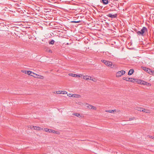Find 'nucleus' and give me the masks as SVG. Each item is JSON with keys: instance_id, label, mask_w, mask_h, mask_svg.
Instances as JSON below:
<instances>
[{"instance_id": "obj_26", "label": "nucleus", "mask_w": 154, "mask_h": 154, "mask_svg": "<svg viewBox=\"0 0 154 154\" xmlns=\"http://www.w3.org/2000/svg\"><path fill=\"white\" fill-rule=\"evenodd\" d=\"M146 82L145 81L142 80V82H141V84H142L143 85H145L146 84Z\"/></svg>"}, {"instance_id": "obj_9", "label": "nucleus", "mask_w": 154, "mask_h": 154, "mask_svg": "<svg viewBox=\"0 0 154 154\" xmlns=\"http://www.w3.org/2000/svg\"><path fill=\"white\" fill-rule=\"evenodd\" d=\"M32 128L35 130H41L43 129L42 128L39 127L32 126Z\"/></svg>"}, {"instance_id": "obj_40", "label": "nucleus", "mask_w": 154, "mask_h": 154, "mask_svg": "<svg viewBox=\"0 0 154 154\" xmlns=\"http://www.w3.org/2000/svg\"><path fill=\"white\" fill-rule=\"evenodd\" d=\"M60 92H61V91H60V92H59V93H60Z\"/></svg>"}, {"instance_id": "obj_20", "label": "nucleus", "mask_w": 154, "mask_h": 154, "mask_svg": "<svg viewBox=\"0 0 154 154\" xmlns=\"http://www.w3.org/2000/svg\"><path fill=\"white\" fill-rule=\"evenodd\" d=\"M55 41L53 40H52L49 42V44L51 45H53L54 44Z\"/></svg>"}, {"instance_id": "obj_35", "label": "nucleus", "mask_w": 154, "mask_h": 154, "mask_svg": "<svg viewBox=\"0 0 154 154\" xmlns=\"http://www.w3.org/2000/svg\"><path fill=\"white\" fill-rule=\"evenodd\" d=\"M28 128H31V129L33 128H32V126H30V125H29V126H28Z\"/></svg>"}, {"instance_id": "obj_31", "label": "nucleus", "mask_w": 154, "mask_h": 154, "mask_svg": "<svg viewBox=\"0 0 154 154\" xmlns=\"http://www.w3.org/2000/svg\"><path fill=\"white\" fill-rule=\"evenodd\" d=\"M145 85H146L149 86H150L151 85V84L149 83L146 82V84H145Z\"/></svg>"}, {"instance_id": "obj_8", "label": "nucleus", "mask_w": 154, "mask_h": 154, "mask_svg": "<svg viewBox=\"0 0 154 154\" xmlns=\"http://www.w3.org/2000/svg\"><path fill=\"white\" fill-rule=\"evenodd\" d=\"M87 104L88 105V106H87V107L89 109H94L95 110H96L97 109V108L96 107L91 105Z\"/></svg>"}, {"instance_id": "obj_15", "label": "nucleus", "mask_w": 154, "mask_h": 154, "mask_svg": "<svg viewBox=\"0 0 154 154\" xmlns=\"http://www.w3.org/2000/svg\"><path fill=\"white\" fill-rule=\"evenodd\" d=\"M136 79L134 78H130V80L129 81L132 82H136Z\"/></svg>"}, {"instance_id": "obj_12", "label": "nucleus", "mask_w": 154, "mask_h": 154, "mask_svg": "<svg viewBox=\"0 0 154 154\" xmlns=\"http://www.w3.org/2000/svg\"><path fill=\"white\" fill-rule=\"evenodd\" d=\"M90 77L89 76L86 75L85 76H83V79H84L87 80L89 79Z\"/></svg>"}, {"instance_id": "obj_36", "label": "nucleus", "mask_w": 154, "mask_h": 154, "mask_svg": "<svg viewBox=\"0 0 154 154\" xmlns=\"http://www.w3.org/2000/svg\"><path fill=\"white\" fill-rule=\"evenodd\" d=\"M60 92V91H56V93L57 94H59V92Z\"/></svg>"}, {"instance_id": "obj_11", "label": "nucleus", "mask_w": 154, "mask_h": 154, "mask_svg": "<svg viewBox=\"0 0 154 154\" xmlns=\"http://www.w3.org/2000/svg\"><path fill=\"white\" fill-rule=\"evenodd\" d=\"M134 71V69H130L128 72V75H131L133 73Z\"/></svg>"}, {"instance_id": "obj_17", "label": "nucleus", "mask_w": 154, "mask_h": 154, "mask_svg": "<svg viewBox=\"0 0 154 154\" xmlns=\"http://www.w3.org/2000/svg\"><path fill=\"white\" fill-rule=\"evenodd\" d=\"M122 79L124 80H125L126 81H128L130 80V78L124 77Z\"/></svg>"}, {"instance_id": "obj_32", "label": "nucleus", "mask_w": 154, "mask_h": 154, "mask_svg": "<svg viewBox=\"0 0 154 154\" xmlns=\"http://www.w3.org/2000/svg\"><path fill=\"white\" fill-rule=\"evenodd\" d=\"M82 76V74H80V75H76V76L78 77H81Z\"/></svg>"}, {"instance_id": "obj_28", "label": "nucleus", "mask_w": 154, "mask_h": 154, "mask_svg": "<svg viewBox=\"0 0 154 154\" xmlns=\"http://www.w3.org/2000/svg\"><path fill=\"white\" fill-rule=\"evenodd\" d=\"M80 22V21H73L71 22V23H79Z\"/></svg>"}, {"instance_id": "obj_38", "label": "nucleus", "mask_w": 154, "mask_h": 154, "mask_svg": "<svg viewBox=\"0 0 154 154\" xmlns=\"http://www.w3.org/2000/svg\"><path fill=\"white\" fill-rule=\"evenodd\" d=\"M49 52H51V50H49Z\"/></svg>"}, {"instance_id": "obj_18", "label": "nucleus", "mask_w": 154, "mask_h": 154, "mask_svg": "<svg viewBox=\"0 0 154 154\" xmlns=\"http://www.w3.org/2000/svg\"><path fill=\"white\" fill-rule=\"evenodd\" d=\"M69 75L72 76V77H76L77 74H73V73H69Z\"/></svg>"}, {"instance_id": "obj_24", "label": "nucleus", "mask_w": 154, "mask_h": 154, "mask_svg": "<svg viewBox=\"0 0 154 154\" xmlns=\"http://www.w3.org/2000/svg\"><path fill=\"white\" fill-rule=\"evenodd\" d=\"M135 119H136L135 117H132L131 118H129V120L131 121L134 120Z\"/></svg>"}, {"instance_id": "obj_1", "label": "nucleus", "mask_w": 154, "mask_h": 154, "mask_svg": "<svg viewBox=\"0 0 154 154\" xmlns=\"http://www.w3.org/2000/svg\"><path fill=\"white\" fill-rule=\"evenodd\" d=\"M147 32V29L145 27H143V28L141 29L140 31H139L137 32V34L139 35L142 36H144L145 34V33Z\"/></svg>"}, {"instance_id": "obj_34", "label": "nucleus", "mask_w": 154, "mask_h": 154, "mask_svg": "<svg viewBox=\"0 0 154 154\" xmlns=\"http://www.w3.org/2000/svg\"><path fill=\"white\" fill-rule=\"evenodd\" d=\"M152 74L153 75H154V71L151 70L150 74Z\"/></svg>"}, {"instance_id": "obj_6", "label": "nucleus", "mask_w": 154, "mask_h": 154, "mask_svg": "<svg viewBox=\"0 0 154 154\" xmlns=\"http://www.w3.org/2000/svg\"><path fill=\"white\" fill-rule=\"evenodd\" d=\"M44 130L47 132H51L53 133L54 132V130H52L51 129H49L47 128H44Z\"/></svg>"}, {"instance_id": "obj_4", "label": "nucleus", "mask_w": 154, "mask_h": 154, "mask_svg": "<svg viewBox=\"0 0 154 154\" xmlns=\"http://www.w3.org/2000/svg\"><path fill=\"white\" fill-rule=\"evenodd\" d=\"M125 72L124 70H121L118 71L116 73V76L117 77H120L125 74Z\"/></svg>"}, {"instance_id": "obj_7", "label": "nucleus", "mask_w": 154, "mask_h": 154, "mask_svg": "<svg viewBox=\"0 0 154 154\" xmlns=\"http://www.w3.org/2000/svg\"><path fill=\"white\" fill-rule=\"evenodd\" d=\"M108 17H110L112 18H116L117 17V14H109L107 15Z\"/></svg>"}, {"instance_id": "obj_25", "label": "nucleus", "mask_w": 154, "mask_h": 154, "mask_svg": "<svg viewBox=\"0 0 154 154\" xmlns=\"http://www.w3.org/2000/svg\"><path fill=\"white\" fill-rule=\"evenodd\" d=\"M73 115L75 116L78 117H79V116H80V114L79 113H73Z\"/></svg>"}, {"instance_id": "obj_5", "label": "nucleus", "mask_w": 154, "mask_h": 154, "mask_svg": "<svg viewBox=\"0 0 154 154\" xmlns=\"http://www.w3.org/2000/svg\"><path fill=\"white\" fill-rule=\"evenodd\" d=\"M141 68L143 69V70H145V71H146L148 73H149V74H151V70L147 68H146L144 66H142L141 67Z\"/></svg>"}, {"instance_id": "obj_3", "label": "nucleus", "mask_w": 154, "mask_h": 154, "mask_svg": "<svg viewBox=\"0 0 154 154\" xmlns=\"http://www.w3.org/2000/svg\"><path fill=\"white\" fill-rule=\"evenodd\" d=\"M101 62L104 63L106 65L109 66H112V62L104 60H101Z\"/></svg>"}, {"instance_id": "obj_23", "label": "nucleus", "mask_w": 154, "mask_h": 154, "mask_svg": "<svg viewBox=\"0 0 154 154\" xmlns=\"http://www.w3.org/2000/svg\"><path fill=\"white\" fill-rule=\"evenodd\" d=\"M67 93V92L65 91H62L60 93H59V94H66Z\"/></svg>"}, {"instance_id": "obj_21", "label": "nucleus", "mask_w": 154, "mask_h": 154, "mask_svg": "<svg viewBox=\"0 0 154 154\" xmlns=\"http://www.w3.org/2000/svg\"><path fill=\"white\" fill-rule=\"evenodd\" d=\"M74 97L79 98L80 97H81V96L79 94H74L73 97Z\"/></svg>"}, {"instance_id": "obj_2", "label": "nucleus", "mask_w": 154, "mask_h": 154, "mask_svg": "<svg viewBox=\"0 0 154 154\" xmlns=\"http://www.w3.org/2000/svg\"><path fill=\"white\" fill-rule=\"evenodd\" d=\"M31 76L35 78H39L41 79H43L44 78L43 76L39 75H38L33 72H32V75H31Z\"/></svg>"}, {"instance_id": "obj_29", "label": "nucleus", "mask_w": 154, "mask_h": 154, "mask_svg": "<svg viewBox=\"0 0 154 154\" xmlns=\"http://www.w3.org/2000/svg\"><path fill=\"white\" fill-rule=\"evenodd\" d=\"M92 80L94 82H96L97 81V80L95 78H93L92 79Z\"/></svg>"}, {"instance_id": "obj_19", "label": "nucleus", "mask_w": 154, "mask_h": 154, "mask_svg": "<svg viewBox=\"0 0 154 154\" xmlns=\"http://www.w3.org/2000/svg\"><path fill=\"white\" fill-rule=\"evenodd\" d=\"M116 111L115 110H106L105 111L106 112H109V113H112L113 112H114V111Z\"/></svg>"}, {"instance_id": "obj_10", "label": "nucleus", "mask_w": 154, "mask_h": 154, "mask_svg": "<svg viewBox=\"0 0 154 154\" xmlns=\"http://www.w3.org/2000/svg\"><path fill=\"white\" fill-rule=\"evenodd\" d=\"M142 111L148 113H149L150 112V111L149 110L145 109H143L142 110Z\"/></svg>"}, {"instance_id": "obj_27", "label": "nucleus", "mask_w": 154, "mask_h": 154, "mask_svg": "<svg viewBox=\"0 0 154 154\" xmlns=\"http://www.w3.org/2000/svg\"><path fill=\"white\" fill-rule=\"evenodd\" d=\"M74 94H67V96L69 97H73Z\"/></svg>"}, {"instance_id": "obj_39", "label": "nucleus", "mask_w": 154, "mask_h": 154, "mask_svg": "<svg viewBox=\"0 0 154 154\" xmlns=\"http://www.w3.org/2000/svg\"><path fill=\"white\" fill-rule=\"evenodd\" d=\"M151 138L153 139V138H154V137H151Z\"/></svg>"}, {"instance_id": "obj_14", "label": "nucleus", "mask_w": 154, "mask_h": 154, "mask_svg": "<svg viewBox=\"0 0 154 154\" xmlns=\"http://www.w3.org/2000/svg\"><path fill=\"white\" fill-rule=\"evenodd\" d=\"M143 109V108H141L140 107H137L135 109L136 110H137L138 111H142V109Z\"/></svg>"}, {"instance_id": "obj_37", "label": "nucleus", "mask_w": 154, "mask_h": 154, "mask_svg": "<svg viewBox=\"0 0 154 154\" xmlns=\"http://www.w3.org/2000/svg\"><path fill=\"white\" fill-rule=\"evenodd\" d=\"M90 78H89V79H90V80H92V78H92V77H91V76H90Z\"/></svg>"}, {"instance_id": "obj_13", "label": "nucleus", "mask_w": 154, "mask_h": 154, "mask_svg": "<svg viewBox=\"0 0 154 154\" xmlns=\"http://www.w3.org/2000/svg\"><path fill=\"white\" fill-rule=\"evenodd\" d=\"M102 1L103 4L106 5L108 3V0H102Z\"/></svg>"}, {"instance_id": "obj_22", "label": "nucleus", "mask_w": 154, "mask_h": 154, "mask_svg": "<svg viewBox=\"0 0 154 154\" xmlns=\"http://www.w3.org/2000/svg\"><path fill=\"white\" fill-rule=\"evenodd\" d=\"M136 82L138 84H141V82H142V80H139V79H137L136 80Z\"/></svg>"}, {"instance_id": "obj_16", "label": "nucleus", "mask_w": 154, "mask_h": 154, "mask_svg": "<svg viewBox=\"0 0 154 154\" xmlns=\"http://www.w3.org/2000/svg\"><path fill=\"white\" fill-rule=\"evenodd\" d=\"M32 72H33L29 70L27 71L26 74H28V75H30L31 76V75H32Z\"/></svg>"}, {"instance_id": "obj_33", "label": "nucleus", "mask_w": 154, "mask_h": 154, "mask_svg": "<svg viewBox=\"0 0 154 154\" xmlns=\"http://www.w3.org/2000/svg\"><path fill=\"white\" fill-rule=\"evenodd\" d=\"M53 133H55L57 134H59L60 133L59 131H54V132H53Z\"/></svg>"}, {"instance_id": "obj_30", "label": "nucleus", "mask_w": 154, "mask_h": 154, "mask_svg": "<svg viewBox=\"0 0 154 154\" xmlns=\"http://www.w3.org/2000/svg\"><path fill=\"white\" fill-rule=\"evenodd\" d=\"M27 71L26 70H22L21 72L24 73H26Z\"/></svg>"}]
</instances>
